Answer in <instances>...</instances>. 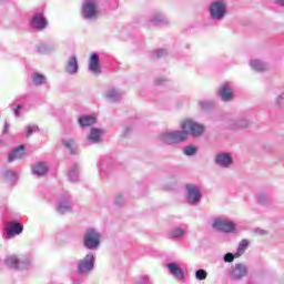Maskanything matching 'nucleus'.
Wrapping results in <instances>:
<instances>
[{"instance_id": "1", "label": "nucleus", "mask_w": 284, "mask_h": 284, "mask_svg": "<svg viewBox=\"0 0 284 284\" xmlns=\"http://www.w3.org/2000/svg\"><path fill=\"white\" fill-rule=\"evenodd\" d=\"M181 129L184 130L187 133V136H194L195 139H199L205 132V126L203 124H199L197 122H194V120H184L181 123Z\"/></svg>"}, {"instance_id": "2", "label": "nucleus", "mask_w": 284, "mask_h": 284, "mask_svg": "<svg viewBox=\"0 0 284 284\" xmlns=\"http://www.w3.org/2000/svg\"><path fill=\"white\" fill-rule=\"evenodd\" d=\"M83 19H97L99 17V4L94 0H88L82 4Z\"/></svg>"}, {"instance_id": "3", "label": "nucleus", "mask_w": 284, "mask_h": 284, "mask_svg": "<svg viewBox=\"0 0 284 284\" xmlns=\"http://www.w3.org/2000/svg\"><path fill=\"white\" fill-rule=\"evenodd\" d=\"M101 243V234L94 231V229H89L84 235V247L88 250H94Z\"/></svg>"}, {"instance_id": "4", "label": "nucleus", "mask_w": 284, "mask_h": 284, "mask_svg": "<svg viewBox=\"0 0 284 284\" xmlns=\"http://www.w3.org/2000/svg\"><path fill=\"white\" fill-rule=\"evenodd\" d=\"M183 141H187V132L183 129L182 131H173L164 135V143H166V145L183 143Z\"/></svg>"}, {"instance_id": "5", "label": "nucleus", "mask_w": 284, "mask_h": 284, "mask_svg": "<svg viewBox=\"0 0 284 284\" xmlns=\"http://www.w3.org/2000/svg\"><path fill=\"white\" fill-rule=\"evenodd\" d=\"M227 6L225 2L217 0L211 4L210 12L212 19H216L217 21L225 17Z\"/></svg>"}, {"instance_id": "6", "label": "nucleus", "mask_w": 284, "mask_h": 284, "mask_svg": "<svg viewBox=\"0 0 284 284\" xmlns=\"http://www.w3.org/2000/svg\"><path fill=\"white\" fill-rule=\"evenodd\" d=\"M212 227L214 230H217V232L225 233L234 232L236 230V227L234 226V222H230L223 219L215 220L212 224Z\"/></svg>"}, {"instance_id": "7", "label": "nucleus", "mask_w": 284, "mask_h": 284, "mask_svg": "<svg viewBox=\"0 0 284 284\" xmlns=\"http://www.w3.org/2000/svg\"><path fill=\"white\" fill-rule=\"evenodd\" d=\"M94 268V255L93 254H87L85 257L80 261L78 265V272L80 274H85V272H90Z\"/></svg>"}, {"instance_id": "8", "label": "nucleus", "mask_w": 284, "mask_h": 284, "mask_svg": "<svg viewBox=\"0 0 284 284\" xmlns=\"http://www.w3.org/2000/svg\"><path fill=\"white\" fill-rule=\"evenodd\" d=\"M187 201L192 205L201 201V190L194 184L186 185Z\"/></svg>"}, {"instance_id": "9", "label": "nucleus", "mask_w": 284, "mask_h": 284, "mask_svg": "<svg viewBox=\"0 0 284 284\" xmlns=\"http://www.w3.org/2000/svg\"><path fill=\"white\" fill-rule=\"evenodd\" d=\"M48 26V20L42 13H36L31 19V27H33L36 30H45V27Z\"/></svg>"}, {"instance_id": "10", "label": "nucleus", "mask_w": 284, "mask_h": 284, "mask_svg": "<svg viewBox=\"0 0 284 284\" xmlns=\"http://www.w3.org/2000/svg\"><path fill=\"white\" fill-rule=\"evenodd\" d=\"M231 276L232 278L241 281V278L247 276V266L243 264H235L234 266H232Z\"/></svg>"}, {"instance_id": "11", "label": "nucleus", "mask_w": 284, "mask_h": 284, "mask_svg": "<svg viewBox=\"0 0 284 284\" xmlns=\"http://www.w3.org/2000/svg\"><path fill=\"white\" fill-rule=\"evenodd\" d=\"M166 267H168L170 274H172L178 281L185 280L183 268L181 266H179L176 263H169Z\"/></svg>"}, {"instance_id": "12", "label": "nucleus", "mask_w": 284, "mask_h": 284, "mask_svg": "<svg viewBox=\"0 0 284 284\" xmlns=\"http://www.w3.org/2000/svg\"><path fill=\"white\" fill-rule=\"evenodd\" d=\"M22 232H23V224H21L19 222H13L7 229V236L9 239H13V236H18Z\"/></svg>"}, {"instance_id": "13", "label": "nucleus", "mask_w": 284, "mask_h": 284, "mask_svg": "<svg viewBox=\"0 0 284 284\" xmlns=\"http://www.w3.org/2000/svg\"><path fill=\"white\" fill-rule=\"evenodd\" d=\"M24 155H26V146L21 144L9 154L8 161L9 163H12V161L23 159Z\"/></svg>"}, {"instance_id": "14", "label": "nucleus", "mask_w": 284, "mask_h": 284, "mask_svg": "<svg viewBox=\"0 0 284 284\" xmlns=\"http://www.w3.org/2000/svg\"><path fill=\"white\" fill-rule=\"evenodd\" d=\"M217 97L223 101H232L234 99V91L230 87L223 85L217 92Z\"/></svg>"}, {"instance_id": "15", "label": "nucleus", "mask_w": 284, "mask_h": 284, "mask_svg": "<svg viewBox=\"0 0 284 284\" xmlns=\"http://www.w3.org/2000/svg\"><path fill=\"white\" fill-rule=\"evenodd\" d=\"M215 163L222 168H227V165H232V156L227 153L219 154L215 159Z\"/></svg>"}, {"instance_id": "16", "label": "nucleus", "mask_w": 284, "mask_h": 284, "mask_svg": "<svg viewBox=\"0 0 284 284\" xmlns=\"http://www.w3.org/2000/svg\"><path fill=\"white\" fill-rule=\"evenodd\" d=\"M32 172L37 176H43L44 174H48V164L44 162H38L33 165Z\"/></svg>"}, {"instance_id": "17", "label": "nucleus", "mask_w": 284, "mask_h": 284, "mask_svg": "<svg viewBox=\"0 0 284 284\" xmlns=\"http://www.w3.org/2000/svg\"><path fill=\"white\" fill-rule=\"evenodd\" d=\"M79 123L81 128H90V125L97 123V118L93 115H82L79 118Z\"/></svg>"}, {"instance_id": "18", "label": "nucleus", "mask_w": 284, "mask_h": 284, "mask_svg": "<svg viewBox=\"0 0 284 284\" xmlns=\"http://www.w3.org/2000/svg\"><path fill=\"white\" fill-rule=\"evenodd\" d=\"M89 68L91 72H99V55L97 53L91 54Z\"/></svg>"}, {"instance_id": "19", "label": "nucleus", "mask_w": 284, "mask_h": 284, "mask_svg": "<svg viewBox=\"0 0 284 284\" xmlns=\"http://www.w3.org/2000/svg\"><path fill=\"white\" fill-rule=\"evenodd\" d=\"M103 132L99 129H91L89 134V141H92L93 143H99L101 141V135Z\"/></svg>"}, {"instance_id": "20", "label": "nucleus", "mask_w": 284, "mask_h": 284, "mask_svg": "<svg viewBox=\"0 0 284 284\" xmlns=\"http://www.w3.org/2000/svg\"><path fill=\"white\" fill-rule=\"evenodd\" d=\"M67 70L69 72H77V70H79V62L77 61V58H74V55L69 58L67 62Z\"/></svg>"}, {"instance_id": "21", "label": "nucleus", "mask_w": 284, "mask_h": 284, "mask_svg": "<svg viewBox=\"0 0 284 284\" xmlns=\"http://www.w3.org/2000/svg\"><path fill=\"white\" fill-rule=\"evenodd\" d=\"M62 144L67 150H70L71 154H77V142L74 140H62Z\"/></svg>"}, {"instance_id": "22", "label": "nucleus", "mask_w": 284, "mask_h": 284, "mask_svg": "<svg viewBox=\"0 0 284 284\" xmlns=\"http://www.w3.org/2000/svg\"><path fill=\"white\" fill-rule=\"evenodd\" d=\"M185 235V230H183L181 226H175L170 232L171 239H181V236Z\"/></svg>"}, {"instance_id": "23", "label": "nucleus", "mask_w": 284, "mask_h": 284, "mask_svg": "<svg viewBox=\"0 0 284 284\" xmlns=\"http://www.w3.org/2000/svg\"><path fill=\"white\" fill-rule=\"evenodd\" d=\"M19 263H21V261L19 257H17V255H12L6 260V265L14 267V270H19Z\"/></svg>"}, {"instance_id": "24", "label": "nucleus", "mask_w": 284, "mask_h": 284, "mask_svg": "<svg viewBox=\"0 0 284 284\" xmlns=\"http://www.w3.org/2000/svg\"><path fill=\"white\" fill-rule=\"evenodd\" d=\"M247 247H250V242L244 239L240 242V245L237 247V253L235 254V256H241L243 255V253L245 252V250H247Z\"/></svg>"}, {"instance_id": "25", "label": "nucleus", "mask_w": 284, "mask_h": 284, "mask_svg": "<svg viewBox=\"0 0 284 284\" xmlns=\"http://www.w3.org/2000/svg\"><path fill=\"white\" fill-rule=\"evenodd\" d=\"M195 276L199 278V281H205L207 278V272L204 270H197Z\"/></svg>"}, {"instance_id": "26", "label": "nucleus", "mask_w": 284, "mask_h": 284, "mask_svg": "<svg viewBox=\"0 0 284 284\" xmlns=\"http://www.w3.org/2000/svg\"><path fill=\"white\" fill-rule=\"evenodd\" d=\"M45 81V77H43V74H36L33 77V82L36 83V85H41V83H43Z\"/></svg>"}, {"instance_id": "27", "label": "nucleus", "mask_w": 284, "mask_h": 284, "mask_svg": "<svg viewBox=\"0 0 284 284\" xmlns=\"http://www.w3.org/2000/svg\"><path fill=\"white\" fill-rule=\"evenodd\" d=\"M197 150L195 146H186L184 150V154H186V156H194V154H196Z\"/></svg>"}, {"instance_id": "28", "label": "nucleus", "mask_w": 284, "mask_h": 284, "mask_svg": "<svg viewBox=\"0 0 284 284\" xmlns=\"http://www.w3.org/2000/svg\"><path fill=\"white\" fill-rule=\"evenodd\" d=\"M68 210H70V204L68 202H64L58 206V212H60V214H64L68 212Z\"/></svg>"}, {"instance_id": "29", "label": "nucleus", "mask_w": 284, "mask_h": 284, "mask_svg": "<svg viewBox=\"0 0 284 284\" xmlns=\"http://www.w3.org/2000/svg\"><path fill=\"white\" fill-rule=\"evenodd\" d=\"M251 65L253 68V70H265V68L263 67V64L260 61H252Z\"/></svg>"}, {"instance_id": "30", "label": "nucleus", "mask_w": 284, "mask_h": 284, "mask_svg": "<svg viewBox=\"0 0 284 284\" xmlns=\"http://www.w3.org/2000/svg\"><path fill=\"white\" fill-rule=\"evenodd\" d=\"M168 52L163 49H160L155 51V59H163V57H166Z\"/></svg>"}, {"instance_id": "31", "label": "nucleus", "mask_w": 284, "mask_h": 284, "mask_svg": "<svg viewBox=\"0 0 284 284\" xmlns=\"http://www.w3.org/2000/svg\"><path fill=\"white\" fill-rule=\"evenodd\" d=\"M49 50L50 48L47 44H42L38 48V52H40V54H45Z\"/></svg>"}, {"instance_id": "32", "label": "nucleus", "mask_w": 284, "mask_h": 284, "mask_svg": "<svg viewBox=\"0 0 284 284\" xmlns=\"http://www.w3.org/2000/svg\"><path fill=\"white\" fill-rule=\"evenodd\" d=\"M224 261H225V263H232V262L234 261V254H232V253H226V254L224 255Z\"/></svg>"}, {"instance_id": "33", "label": "nucleus", "mask_w": 284, "mask_h": 284, "mask_svg": "<svg viewBox=\"0 0 284 284\" xmlns=\"http://www.w3.org/2000/svg\"><path fill=\"white\" fill-rule=\"evenodd\" d=\"M34 132V126H27V136H31Z\"/></svg>"}, {"instance_id": "34", "label": "nucleus", "mask_w": 284, "mask_h": 284, "mask_svg": "<svg viewBox=\"0 0 284 284\" xmlns=\"http://www.w3.org/2000/svg\"><path fill=\"white\" fill-rule=\"evenodd\" d=\"M23 106H21V105H18L17 108H16V116H21V109H22Z\"/></svg>"}, {"instance_id": "35", "label": "nucleus", "mask_w": 284, "mask_h": 284, "mask_svg": "<svg viewBox=\"0 0 284 284\" xmlns=\"http://www.w3.org/2000/svg\"><path fill=\"white\" fill-rule=\"evenodd\" d=\"M23 261H24V263H27L28 265H30V258L24 257Z\"/></svg>"}, {"instance_id": "36", "label": "nucleus", "mask_w": 284, "mask_h": 284, "mask_svg": "<svg viewBox=\"0 0 284 284\" xmlns=\"http://www.w3.org/2000/svg\"><path fill=\"white\" fill-rule=\"evenodd\" d=\"M276 3H280V6H284V0H277Z\"/></svg>"}, {"instance_id": "37", "label": "nucleus", "mask_w": 284, "mask_h": 284, "mask_svg": "<svg viewBox=\"0 0 284 284\" xmlns=\"http://www.w3.org/2000/svg\"><path fill=\"white\" fill-rule=\"evenodd\" d=\"M109 97H114V94L110 93Z\"/></svg>"}, {"instance_id": "38", "label": "nucleus", "mask_w": 284, "mask_h": 284, "mask_svg": "<svg viewBox=\"0 0 284 284\" xmlns=\"http://www.w3.org/2000/svg\"><path fill=\"white\" fill-rule=\"evenodd\" d=\"M113 92V94H116V91H112Z\"/></svg>"}]
</instances>
